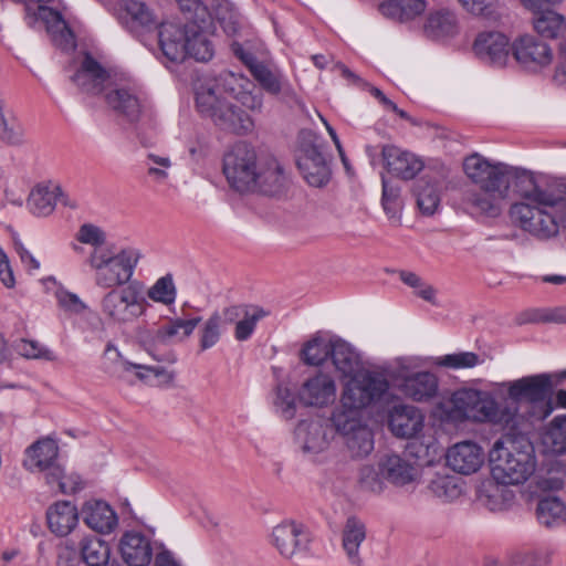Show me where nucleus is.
Here are the masks:
<instances>
[{"label":"nucleus","instance_id":"obj_10","mask_svg":"<svg viewBox=\"0 0 566 566\" xmlns=\"http://www.w3.org/2000/svg\"><path fill=\"white\" fill-rule=\"evenodd\" d=\"M349 378L340 397V406L333 412L363 417V410L380 400L389 389L388 380L376 373H358Z\"/></svg>","mask_w":566,"mask_h":566},{"label":"nucleus","instance_id":"obj_14","mask_svg":"<svg viewBox=\"0 0 566 566\" xmlns=\"http://www.w3.org/2000/svg\"><path fill=\"white\" fill-rule=\"evenodd\" d=\"M331 421L353 458H363L373 451V432L364 422L363 417H355V413L345 416L333 412Z\"/></svg>","mask_w":566,"mask_h":566},{"label":"nucleus","instance_id":"obj_51","mask_svg":"<svg viewBox=\"0 0 566 566\" xmlns=\"http://www.w3.org/2000/svg\"><path fill=\"white\" fill-rule=\"evenodd\" d=\"M429 491L442 501H452L462 493L460 480L453 475L436 474L428 485Z\"/></svg>","mask_w":566,"mask_h":566},{"label":"nucleus","instance_id":"obj_2","mask_svg":"<svg viewBox=\"0 0 566 566\" xmlns=\"http://www.w3.org/2000/svg\"><path fill=\"white\" fill-rule=\"evenodd\" d=\"M223 174L238 192L281 193L287 186L284 168L274 157L259 156L254 147L235 144L223 157Z\"/></svg>","mask_w":566,"mask_h":566},{"label":"nucleus","instance_id":"obj_48","mask_svg":"<svg viewBox=\"0 0 566 566\" xmlns=\"http://www.w3.org/2000/svg\"><path fill=\"white\" fill-rule=\"evenodd\" d=\"M533 27L542 38L555 39L566 31V19L554 10H546L534 14Z\"/></svg>","mask_w":566,"mask_h":566},{"label":"nucleus","instance_id":"obj_47","mask_svg":"<svg viewBox=\"0 0 566 566\" xmlns=\"http://www.w3.org/2000/svg\"><path fill=\"white\" fill-rule=\"evenodd\" d=\"M123 370L137 369L136 376L150 386L169 387L171 386L175 374L159 366H147L140 364H133L129 361H120Z\"/></svg>","mask_w":566,"mask_h":566},{"label":"nucleus","instance_id":"obj_6","mask_svg":"<svg viewBox=\"0 0 566 566\" xmlns=\"http://www.w3.org/2000/svg\"><path fill=\"white\" fill-rule=\"evenodd\" d=\"M269 315L264 308L254 304H235L224 307L221 312H213L200 329V349L213 347L221 337L226 325L235 324L234 338L239 342L249 339L256 323Z\"/></svg>","mask_w":566,"mask_h":566},{"label":"nucleus","instance_id":"obj_36","mask_svg":"<svg viewBox=\"0 0 566 566\" xmlns=\"http://www.w3.org/2000/svg\"><path fill=\"white\" fill-rule=\"evenodd\" d=\"M59 454V447L52 439H42L31 444L25 451L23 465L30 471L50 469Z\"/></svg>","mask_w":566,"mask_h":566},{"label":"nucleus","instance_id":"obj_27","mask_svg":"<svg viewBox=\"0 0 566 566\" xmlns=\"http://www.w3.org/2000/svg\"><path fill=\"white\" fill-rule=\"evenodd\" d=\"M424 417L421 411L410 405H396L389 413V428L399 438H413L423 428Z\"/></svg>","mask_w":566,"mask_h":566},{"label":"nucleus","instance_id":"obj_54","mask_svg":"<svg viewBox=\"0 0 566 566\" xmlns=\"http://www.w3.org/2000/svg\"><path fill=\"white\" fill-rule=\"evenodd\" d=\"M382 195L381 205L389 218H395L399 214L402 208V200L400 197L401 188L397 182L381 177Z\"/></svg>","mask_w":566,"mask_h":566},{"label":"nucleus","instance_id":"obj_59","mask_svg":"<svg viewBox=\"0 0 566 566\" xmlns=\"http://www.w3.org/2000/svg\"><path fill=\"white\" fill-rule=\"evenodd\" d=\"M273 405L284 419H292L295 416V398L287 387L279 385L275 389Z\"/></svg>","mask_w":566,"mask_h":566},{"label":"nucleus","instance_id":"obj_53","mask_svg":"<svg viewBox=\"0 0 566 566\" xmlns=\"http://www.w3.org/2000/svg\"><path fill=\"white\" fill-rule=\"evenodd\" d=\"M332 343L333 340H326L321 336H315L308 340L302 349L304 361L307 365L323 364L327 357H331Z\"/></svg>","mask_w":566,"mask_h":566},{"label":"nucleus","instance_id":"obj_46","mask_svg":"<svg viewBox=\"0 0 566 566\" xmlns=\"http://www.w3.org/2000/svg\"><path fill=\"white\" fill-rule=\"evenodd\" d=\"M80 556L87 566H105L111 557L109 544L98 536H86L80 542Z\"/></svg>","mask_w":566,"mask_h":566},{"label":"nucleus","instance_id":"obj_34","mask_svg":"<svg viewBox=\"0 0 566 566\" xmlns=\"http://www.w3.org/2000/svg\"><path fill=\"white\" fill-rule=\"evenodd\" d=\"M84 523L98 533H109L117 525V517L112 507L103 501H91L82 509Z\"/></svg>","mask_w":566,"mask_h":566},{"label":"nucleus","instance_id":"obj_21","mask_svg":"<svg viewBox=\"0 0 566 566\" xmlns=\"http://www.w3.org/2000/svg\"><path fill=\"white\" fill-rule=\"evenodd\" d=\"M158 43L164 56L174 63H181L188 57V23L179 25L161 22L158 28Z\"/></svg>","mask_w":566,"mask_h":566},{"label":"nucleus","instance_id":"obj_17","mask_svg":"<svg viewBox=\"0 0 566 566\" xmlns=\"http://www.w3.org/2000/svg\"><path fill=\"white\" fill-rule=\"evenodd\" d=\"M472 50L481 62L494 67H503L512 54V43L502 32L483 31L476 35Z\"/></svg>","mask_w":566,"mask_h":566},{"label":"nucleus","instance_id":"obj_8","mask_svg":"<svg viewBox=\"0 0 566 566\" xmlns=\"http://www.w3.org/2000/svg\"><path fill=\"white\" fill-rule=\"evenodd\" d=\"M553 378L554 375L552 374H537L504 384L512 400V402H505L504 405H511L517 409L516 402L526 400L530 403L528 418L531 421L546 419L554 411L552 400ZM516 415L518 416V426H521L523 417L517 411Z\"/></svg>","mask_w":566,"mask_h":566},{"label":"nucleus","instance_id":"obj_15","mask_svg":"<svg viewBox=\"0 0 566 566\" xmlns=\"http://www.w3.org/2000/svg\"><path fill=\"white\" fill-rule=\"evenodd\" d=\"M104 93L107 105L130 124H136L146 109V98L134 84H112L111 82Z\"/></svg>","mask_w":566,"mask_h":566},{"label":"nucleus","instance_id":"obj_55","mask_svg":"<svg viewBox=\"0 0 566 566\" xmlns=\"http://www.w3.org/2000/svg\"><path fill=\"white\" fill-rule=\"evenodd\" d=\"M387 480L382 476L380 462L376 465H364L359 472V486L363 491L380 494L386 488Z\"/></svg>","mask_w":566,"mask_h":566},{"label":"nucleus","instance_id":"obj_43","mask_svg":"<svg viewBox=\"0 0 566 566\" xmlns=\"http://www.w3.org/2000/svg\"><path fill=\"white\" fill-rule=\"evenodd\" d=\"M536 516L545 527H559L566 524V505L556 496H545L537 503Z\"/></svg>","mask_w":566,"mask_h":566},{"label":"nucleus","instance_id":"obj_42","mask_svg":"<svg viewBox=\"0 0 566 566\" xmlns=\"http://www.w3.org/2000/svg\"><path fill=\"white\" fill-rule=\"evenodd\" d=\"M201 322V317H192L189 319L170 318L166 324L160 326L155 334V342L158 344H168L171 340L182 342L188 338Z\"/></svg>","mask_w":566,"mask_h":566},{"label":"nucleus","instance_id":"obj_49","mask_svg":"<svg viewBox=\"0 0 566 566\" xmlns=\"http://www.w3.org/2000/svg\"><path fill=\"white\" fill-rule=\"evenodd\" d=\"M542 442L548 452H566V415L555 417L542 436Z\"/></svg>","mask_w":566,"mask_h":566},{"label":"nucleus","instance_id":"obj_50","mask_svg":"<svg viewBox=\"0 0 566 566\" xmlns=\"http://www.w3.org/2000/svg\"><path fill=\"white\" fill-rule=\"evenodd\" d=\"M399 279L412 289L413 294L433 306H439L438 290L423 280L420 275L410 271H400Z\"/></svg>","mask_w":566,"mask_h":566},{"label":"nucleus","instance_id":"obj_52","mask_svg":"<svg viewBox=\"0 0 566 566\" xmlns=\"http://www.w3.org/2000/svg\"><path fill=\"white\" fill-rule=\"evenodd\" d=\"M149 300L164 305H171L177 298V289L170 273L159 277L148 290Z\"/></svg>","mask_w":566,"mask_h":566},{"label":"nucleus","instance_id":"obj_26","mask_svg":"<svg viewBox=\"0 0 566 566\" xmlns=\"http://www.w3.org/2000/svg\"><path fill=\"white\" fill-rule=\"evenodd\" d=\"M251 74L269 94L280 96L285 102H296L295 91L280 70L261 62L253 66Z\"/></svg>","mask_w":566,"mask_h":566},{"label":"nucleus","instance_id":"obj_58","mask_svg":"<svg viewBox=\"0 0 566 566\" xmlns=\"http://www.w3.org/2000/svg\"><path fill=\"white\" fill-rule=\"evenodd\" d=\"M147 175L157 184H164L169 178V168L171 160L167 156H159L153 153L147 155L145 161Z\"/></svg>","mask_w":566,"mask_h":566},{"label":"nucleus","instance_id":"obj_30","mask_svg":"<svg viewBox=\"0 0 566 566\" xmlns=\"http://www.w3.org/2000/svg\"><path fill=\"white\" fill-rule=\"evenodd\" d=\"M49 530L56 536L69 535L78 523V512L74 504L69 501H59L46 511Z\"/></svg>","mask_w":566,"mask_h":566},{"label":"nucleus","instance_id":"obj_38","mask_svg":"<svg viewBox=\"0 0 566 566\" xmlns=\"http://www.w3.org/2000/svg\"><path fill=\"white\" fill-rule=\"evenodd\" d=\"M331 358L335 369L343 377H352L360 373L361 363L358 353L342 339L333 340Z\"/></svg>","mask_w":566,"mask_h":566},{"label":"nucleus","instance_id":"obj_9","mask_svg":"<svg viewBox=\"0 0 566 566\" xmlns=\"http://www.w3.org/2000/svg\"><path fill=\"white\" fill-rule=\"evenodd\" d=\"M349 378L340 397V406L333 412L363 417V410L380 400L389 389L388 380L376 373H358Z\"/></svg>","mask_w":566,"mask_h":566},{"label":"nucleus","instance_id":"obj_63","mask_svg":"<svg viewBox=\"0 0 566 566\" xmlns=\"http://www.w3.org/2000/svg\"><path fill=\"white\" fill-rule=\"evenodd\" d=\"M233 54L242 61V63L249 69L250 72L253 71L254 65H259L261 62L256 60V57L250 51L245 50L242 44L238 42H233L231 45Z\"/></svg>","mask_w":566,"mask_h":566},{"label":"nucleus","instance_id":"obj_5","mask_svg":"<svg viewBox=\"0 0 566 566\" xmlns=\"http://www.w3.org/2000/svg\"><path fill=\"white\" fill-rule=\"evenodd\" d=\"M510 216L523 231L536 239L548 240L566 229V193L562 197L548 196V201L515 202Z\"/></svg>","mask_w":566,"mask_h":566},{"label":"nucleus","instance_id":"obj_29","mask_svg":"<svg viewBox=\"0 0 566 566\" xmlns=\"http://www.w3.org/2000/svg\"><path fill=\"white\" fill-rule=\"evenodd\" d=\"M119 549L128 566H147L153 558L150 542L140 533H125L120 538Z\"/></svg>","mask_w":566,"mask_h":566},{"label":"nucleus","instance_id":"obj_3","mask_svg":"<svg viewBox=\"0 0 566 566\" xmlns=\"http://www.w3.org/2000/svg\"><path fill=\"white\" fill-rule=\"evenodd\" d=\"M437 412L443 421L490 422L503 429L517 430L518 416L516 408L495 401L488 392L462 388L454 391L448 399L440 401Z\"/></svg>","mask_w":566,"mask_h":566},{"label":"nucleus","instance_id":"obj_61","mask_svg":"<svg viewBox=\"0 0 566 566\" xmlns=\"http://www.w3.org/2000/svg\"><path fill=\"white\" fill-rule=\"evenodd\" d=\"M80 557L76 548L69 542L57 547L56 565L57 566H77Z\"/></svg>","mask_w":566,"mask_h":566},{"label":"nucleus","instance_id":"obj_33","mask_svg":"<svg viewBox=\"0 0 566 566\" xmlns=\"http://www.w3.org/2000/svg\"><path fill=\"white\" fill-rule=\"evenodd\" d=\"M379 462L382 476L392 485L403 486L416 480L417 469L398 454L384 455Z\"/></svg>","mask_w":566,"mask_h":566},{"label":"nucleus","instance_id":"obj_20","mask_svg":"<svg viewBox=\"0 0 566 566\" xmlns=\"http://www.w3.org/2000/svg\"><path fill=\"white\" fill-rule=\"evenodd\" d=\"M272 543L285 558H293L308 547L310 538L303 524L284 521L272 531Z\"/></svg>","mask_w":566,"mask_h":566},{"label":"nucleus","instance_id":"obj_4","mask_svg":"<svg viewBox=\"0 0 566 566\" xmlns=\"http://www.w3.org/2000/svg\"><path fill=\"white\" fill-rule=\"evenodd\" d=\"M489 457L492 476L504 484L524 483L535 470L533 447L524 438L501 437Z\"/></svg>","mask_w":566,"mask_h":566},{"label":"nucleus","instance_id":"obj_39","mask_svg":"<svg viewBox=\"0 0 566 566\" xmlns=\"http://www.w3.org/2000/svg\"><path fill=\"white\" fill-rule=\"evenodd\" d=\"M365 538V524L355 516L348 517L343 530L342 544L349 563L354 566H363V559L359 555V547Z\"/></svg>","mask_w":566,"mask_h":566},{"label":"nucleus","instance_id":"obj_7","mask_svg":"<svg viewBox=\"0 0 566 566\" xmlns=\"http://www.w3.org/2000/svg\"><path fill=\"white\" fill-rule=\"evenodd\" d=\"M140 259L142 252L130 247L118 252L98 249L90 254L88 264L96 286L113 290L128 285Z\"/></svg>","mask_w":566,"mask_h":566},{"label":"nucleus","instance_id":"obj_31","mask_svg":"<svg viewBox=\"0 0 566 566\" xmlns=\"http://www.w3.org/2000/svg\"><path fill=\"white\" fill-rule=\"evenodd\" d=\"M438 378L430 371H419L412 374L401 381L399 388L401 392L415 401H428L438 392Z\"/></svg>","mask_w":566,"mask_h":566},{"label":"nucleus","instance_id":"obj_62","mask_svg":"<svg viewBox=\"0 0 566 566\" xmlns=\"http://www.w3.org/2000/svg\"><path fill=\"white\" fill-rule=\"evenodd\" d=\"M462 7L474 15L489 17L496 0H459Z\"/></svg>","mask_w":566,"mask_h":566},{"label":"nucleus","instance_id":"obj_1","mask_svg":"<svg viewBox=\"0 0 566 566\" xmlns=\"http://www.w3.org/2000/svg\"><path fill=\"white\" fill-rule=\"evenodd\" d=\"M249 80L231 71L208 77L196 88V105L200 114L210 118L218 127L235 134L253 128L251 117L233 104L238 101L252 112H261L263 98L248 90Z\"/></svg>","mask_w":566,"mask_h":566},{"label":"nucleus","instance_id":"obj_45","mask_svg":"<svg viewBox=\"0 0 566 566\" xmlns=\"http://www.w3.org/2000/svg\"><path fill=\"white\" fill-rule=\"evenodd\" d=\"M506 485L493 476L486 479L478 488V500L490 511H497L511 499Z\"/></svg>","mask_w":566,"mask_h":566},{"label":"nucleus","instance_id":"obj_56","mask_svg":"<svg viewBox=\"0 0 566 566\" xmlns=\"http://www.w3.org/2000/svg\"><path fill=\"white\" fill-rule=\"evenodd\" d=\"M483 363L481 357L473 352H460L438 357L434 361L437 366L450 369L473 368Z\"/></svg>","mask_w":566,"mask_h":566},{"label":"nucleus","instance_id":"obj_37","mask_svg":"<svg viewBox=\"0 0 566 566\" xmlns=\"http://www.w3.org/2000/svg\"><path fill=\"white\" fill-rule=\"evenodd\" d=\"M441 181L436 177L424 175L415 185V195L419 210L426 216H432L439 208Z\"/></svg>","mask_w":566,"mask_h":566},{"label":"nucleus","instance_id":"obj_18","mask_svg":"<svg viewBox=\"0 0 566 566\" xmlns=\"http://www.w3.org/2000/svg\"><path fill=\"white\" fill-rule=\"evenodd\" d=\"M335 433L333 422L324 420H304L295 429L296 441L303 453L308 455L326 450Z\"/></svg>","mask_w":566,"mask_h":566},{"label":"nucleus","instance_id":"obj_11","mask_svg":"<svg viewBox=\"0 0 566 566\" xmlns=\"http://www.w3.org/2000/svg\"><path fill=\"white\" fill-rule=\"evenodd\" d=\"M297 168L310 186L322 188L332 177L331 157L324 140L312 130L298 135Z\"/></svg>","mask_w":566,"mask_h":566},{"label":"nucleus","instance_id":"obj_16","mask_svg":"<svg viewBox=\"0 0 566 566\" xmlns=\"http://www.w3.org/2000/svg\"><path fill=\"white\" fill-rule=\"evenodd\" d=\"M512 56L524 70L537 73L552 64L554 52L548 43L536 35L524 34L513 41Z\"/></svg>","mask_w":566,"mask_h":566},{"label":"nucleus","instance_id":"obj_12","mask_svg":"<svg viewBox=\"0 0 566 566\" xmlns=\"http://www.w3.org/2000/svg\"><path fill=\"white\" fill-rule=\"evenodd\" d=\"M147 302L142 285L135 281L119 289L109 290L101 301L103 315L117 324H127L146 312Z\"/></svg>","mask_w":566,"mask_h":566},{"label":"nucleus","instance_id":"obj_19","mask_svg":"<svg viewBox=\"0 0 566 566\" xmlns=\"http://www.w3.org/2000/svg\"><path fill=\"white\" fill-rule=\"evenodd\" d=\"M297 398L306 407H326L336 399V382L328 374L315 373L304 379L298 388Z\"/></svg>","mask_w":566,"mask_h":566},{"label":"nucleus","instance_id":"obj_23","mask_svg":"<svg viewBox=\"0 0 566 566\" xmlns=\"http://www.w3.org/2000/svg\"><path fill=\"white\" fill-rule=\"evenodd\" d=\"M71 80L81 91L93 95L104 93L111 83L108 72L90 54H85Z\"/></svg>","mask_w":566,"mask_h":566},{"label":"nucleus","instance_id":"obj_25","mask_svg":"<svg viewBox=\"0 0 566 566\" xmlns=\"http://www.w3.org/2000/svg\"><path fill=\"white\" fill-rule=\"evenodd\" d=\"M381 155L387 170L403 180L415 178L423 168L419 157L394 145L384 146Z\"/></svg>","mask_w":566,"mask_h":566},{"label":"nucleus","instance_id":"obj_44","mask_svg":"<svg viewBox=\"0 0 566 566\" xmlns=\"http://www.w3.org/2000/svg\"><path fill=\"white\" fill-rule=\"evenodd\" d=\"M188 57L198 62H208L214 54L209 34L196 22L188 23Z\"/></svg>","mask_w":566,"mask_h":566},{"label":"nucleus","instance_id":"obj_28","mask_svg":"<svg viewBox=\"0 0 566 566\" xmlns=\"http://www.w3.org/2000/svg\"><path fill=\"white\" fill-rule=\"evenodd\" d=\"M512 191L522 199L521 202H546L553 193L542 189L533 172L511 166L509 192Z\"/></svg>","mask_w":566,"mask_h":566},{"label":"nucleus","instance_id":"obj_64","mask_svg":"<svg viewBox=\"0 0 566 566\" xmlns=\"http://www.w3.org/2000/svg\"><path fill=\"white\" fill-rule=\"evenodd\" d=\"M59 304L64 307L65 310L72 311V312H80L84 308V304L81 302V300L77 297V295L63 292L57 295Z\"/></svg>","mask_w":566,"mask_h":566},{"label":"nucleus","instance_id":"obj_57","mask_svg":"<svg viewBox=\"0 0 566 566\" xmlns=\"http://www.w3.org/2000/svg\"><path fill=\"white\" fill-rule=\"evenodd\" d=\"M15 352L27 359H40L53 361L56 359L54 353L36 340L19 339L14 344Z\"/></svg>","mask_w":566,"mask_h":566},{"label":"nucleus","instance_id":"obj_35","mask_svg":"<svg viewBox=\"0 0 566 566\" xmlns=\"http://www.w3.org/2000/svg\"><path fill=\"white\" fill-rule=\"evenodd\" d=\"M62 195L63 189L59 185L40 184L31 190L27 202L28 208L34 216H50L55 209L59 196Z\"/></svg>","mask_w":566,"mask_h":566},{"label":"nucleus","instance_id":"obj_41","mask_svg":"<svg viewBox=\"0 0 566 566\" xmlns=\"http://www.w3.org/2000/svg\"><path fill=\"white\" fill-rule=\"evenodd\" d=\"M423 30L433 40L452 38L458 33L457 17L448 10L436 11L428 15Z\"/></svg>","mask_w":566,"mask_h":566},{"label":"nucleus","instance_id":"obj_40","mask_svg":"<svg viewBox=\"0 0 566 566\" xmlns=\"http://www.w3.org/2000/svg\"><path fill=\"white\" fill-rule=\"evenodd\" d=\"M427 8L424 0H387L379 6L382 15L405 22L422 14Z\"/></svg>","mask_w":566,"mask_h":566},{"label":"nucleus","instance_id":"obj_32","mask_svg":"<svg viewBox=\"0 0 566 566\" xmlns=\"http://www.w3.org/2000/svg\"><path fill=\"white\" fill-rule=\"evenodd\" d=\"M509 193L488 189L468 190L464 195L465 205L475 213L486 217H497L502 211V201Z\"/></svg>","mask_w":566,"mask_h":566},{"label":"nucleus","instance_id":"obj_24","mask_svg":"<svg viewBox=\"0 0 566 566\" xmlns=\"http://www.w3.org/2000/svg\"><path fill=\"white\" fill-rule=\"evenodd\" d=\"M120 20L134 33L150 32L159 28L154 10L139 0H123L120 3Z\"/></svg>","mask_w":566,"mask_h":566},{"label":"nucleus","instance_id":"obj_22","mask_svg":"<svg viewBox=\"0 0 566 566\" xmlns=\"http://www.w3.org/2000/svg\"><path fill=\"white\" fill-rule=\"evenodd\" d=\"M484 457L480 444L465 440L451 446L447 451L446 460L454 472L469 475L479 471L484 463Z\"/></svg>","mask_w":566,"mask_h":566},{"label":"nucleus","instance_id":"obj_60","mask_svg":"<svg viewBox=\"0 0 566 566\" xmlns=\"http://www.w3.org/2000/svg\"><path fill=\"white\" fill-rule=\"evenodd\" d=\"M76 240L83 244L92 245L93 251H96L105 249L103 245L106 242V233L95 224L84 223L76 233Z\"/></svg>","mask_w":566,"mask_h":566},{"label":"nucleus","instance_id":"obj_13","mask_svg":"<svg viewBox=\"0 0 566 566\" xmlns=\"http://www.w3.org/2000/svg\"><path fill=\"white\" fill-rule=\"evenodd\" d=\"M463 170L478 188L509 193L510 165L474 153L464 158Z\"/></svg>","mask_w":566,"mask_h":566}]
</instances>
